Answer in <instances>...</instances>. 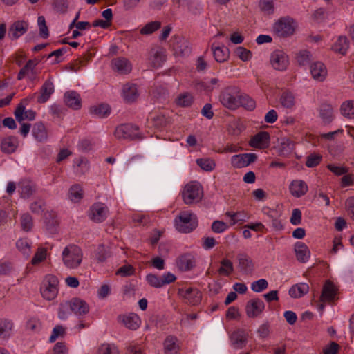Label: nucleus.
<instances>
[{
  "label": "nucleus",
  "instance_id": "nucleus-48",
  "mask_svg": "<svg viewBox=\"0 0 354 354\" xmlns=\"http://www.w3.org/2000/svg\"><path fill=\"white\" fill-rule=\"evenodd\" d=\"M16 246L26 257H28L30 255V244L26 239H19L16 243Z\"/></svg>",
  "mask_w": 354,
  "mask_h": 354
},
{
  "label": "nucleus",
  "instance_id": "nucleus-43",
  "mask_svg": "<svg viewBox=\"0 0 354 354\" xmlns=\"http://www.w3.org/2000/svg\"><path fill=\"white\" fill-rule=\"evenodd\" d=\"M69 198L73 202H78L82 198L83 190L79 185L71 187L68 193Z\"/></svg>",
  "mask_w": 354,
  "mask_h": 354
},
{
  "label": "nucleus",
  "instance_id": "nucleus-35",
  "mask_svg": "<svg viewBox=\"0 0 354 354\" xmlns=\"http://www.w3.org/2000/svg\"><path fill=\"white\" fill-rule=\"evenodd\" d=\"M295 144L289 138H283L277 147L279 156H286L290 154L294 149Z\"/></svg>",
  "mask_w": 354,
  "mask_h": 354
},
{
  "label": "nucleus",
  "instance_id": "nucleus-36",
  "mask_svg": "<svg viewBox=\"0 0 354 354\" xmlns=\"http://www.w3.org/2000/svg\"><path fill=\"white\" fill-rule=\"evenodd\" d=\"M13 323L8 319H0V339H8L11 334Z\"/></svg>",
  "mask_w": 354,
  "mask_h": 354
},
{
  "label": "nucleus",
  "instance_id": "nucleus-61",
  "mask_svg": "<svg viewBox=\"0 0 354 354\" xmlns=\"http://www.w3.org/2000/svg\"><path fill=\"white\" fill-rule=\"evenodd\" d=\"M236 53L239 58L243 62H246L250 59L252 55L250 50L242 46L236 48Z\"/></svg>",
  "mask_w": 354,
  "mask_h": 354
},
{
  "label": "nucleus",
  "instance_id": "nucleus-4",
  "mask_svg": "<svg viewBox=\"0 0 354 354\" xmlns=\"http://www.w3.org/2000/svg\"><path fill=\"white\" fill-rule=\"evenodd\" d=\"M240 96V89L236 86H228L220 94V101L226 108L236 109L238 108V100Z\"/></svg>",
  "mask_w": 354,
  "mask_h": 354
},
{
  "label": "nucleus",
  "instance_id": "nucleus-50",
  "mask_svg": "<svg viewBox=\"0 0 354 354\" xmlns=\"http://www.w3.org/2000/svg\"><path fill=\"white\" fill-rule=\"evenodd\" d=\"M41 328V322L37 318L32 317L29 319L26 324V329L30 332H38Z\"/></svg>",
  "mask_w": 354,
  "mask_h": 354
},
{
  "label": "nucleus",
  "instance_id": "nucleus-29",
  "mask_svg": "<svg viewBox=\"0 0 354 354\" xmlns=\"http://www.w3.org/2000/svg\"><path fill=\"white\" fill-rule=\"evenodd\" d=\"M297 259L301 263H306L310 257V251L307 245L302 242H297L295 246Z\"/></svg>",
  "mask_w": 354,
  "mask_h": 354
},
{
  "label": "nucleus",
  "instance_id": "nucleus-55",
  "mask_svg": "<svg viewBox=\"0 0 354 354\" xmlns=\"http://www.w3.org/2000/svg\"><path fill=\"white\" fill-rule=\"evenodd\" d=\"M21 225L23 230L28 232L33 225L32 218L29 214H24L21 216Z\"/></svg>",
  "mask_w": 354,
  "mask_h": 354
},
{
  "label": "nucleus",
  "instance_id": "nucleus-63",
  "mask_svg": "<svg viewBox=\"0 0 354 354\" xmlns=\"http://www.w3.org/2000/svg\"><path fill=\"white\" fill-rule=\"evenodd\" d=\"M1 149L3 152L10 153L15 151L16 146L10 138H8L2 141Z\"/></svg>",
  "mask_w": 354,
  "mask_h": 354
},
{
  "label": "nucleus",
  "instance_id": "nucleus-3",
  "mask_svg": "<svg viewBox=\"0 0 354 354\" xmlns=\"http://www.w3.org/2000/svg\"><path fill=\"white\" fill-rule=\"evenodd\" d=\"M64 264L69 268L78 267L82 259V250L75 245L66 246L62 252Z\"/></svg>",
  "mask_w": 354,
  "mask_h": 354
},
{
  "label": "nucleus",
  "instance_id": "nucleus-24",
  "mask_svg": "<svg viewBox=\"0 0 354 354\" xmlns=\"http://www.w3.org/2000/svg\"><path fill=\"white\" fill-rule=\"evenodd\" d=\"M310 73L313 77L319 82L324 81L327 75L326 68L321 62H316L310 66Z\"/></svg>",
  "mask_w": 354,
  "mask_h": 354
},
{
  "label": "nucleus",
  "instance_id": "nucleus-11",
  "mask_svg": "<svg viewBox=\"0 0 354 354\" xmlns=\"http://www.w3.org/2000/svg\"><path fill=\"white\" fill-rule=\"evenodd\" d=\"M108 212L109 209L105 204L95 203L91 207L89 217L94 222L101 223L106 219Z\"/></svg>",
  "mask_w": 354,
  "mask_h": 354
},
{
  "label": "nucleus",
  "instance_id": "nucleus-38",
  "mask_svg": "<svg viewBox=\"0 0 354 354\" xmlns=\"http://www.w3.org/2000/svg\"><path fill=\"white\" fill-rule=\"evenodd\" d=\"M214 59L218 62H223L229 57V50L225 47H212Z\"/></svg>",
  "mask_w": 354,
  "mask_h": 354
},
{
  "label": "nucleus",
  "instance_id": "nucleus-5",
  "mask_svg": "<svg viewBox=\"0 0 354 354\" xmlns=\"http://www.w3.org/2000/svg\"><path fill=\"white\" fill-rule=\"evenodd\" d=\"M58 284L59 280L57 277L53 274L46 276L41 288L42 297L49 301L54 299L58 293Z\"/></svg>",
  "mask_w": 354,
  "mask_h": 354
},
{
  "label": "nucleus",
  "instance_id": "nucleus-39",
  "mask_svg": "<svg viewBox=\"0 0 354 354\" xmlns=\"http://www.w3.org/2000/svg\"><path fill=\"white\" fill-rule=\"evenodd\" d=\"M243 106L247 110L252 111L256 106V103L250 97L247 95H241L238 100V107Z\"/></svg>",
  "mask_w": 354,
  "mask_h": 354
},
{
  "label": "nucleus",
  "instance_id": "nucleus-23",
  "mask_svg": "<svg viewBox=\"0 0 354 354\" xmlns=\"http://www.w3.org/2000/svg\"><path fill=\"white\" fill-rule=\"evenodd\" d=\"M195 259L192 254L186 253L180 256L177 261V266L182 271H188L195 266Z\"/></svg>",
  "mask_w": 354,
  "mask_h": 354
},
{
  "label": "nucleus",
  "instance_id": "nucleus-17",
  "mask_svg": "<svg viewBox=\"0 0 354 354\" xmlns=\"http://www.w3.org/2000/svg\"><path fill=\"white\" fill-rule=\"evenodd\" d=\"M270 134L267 131H260L255 134L249 141L252 147L257 149H266L270 144Z\"/></svg>",
  "mask_w": 354,
  "mask_h": 354
},
{
  "label": "nucleus",
  "instance_id": "nucleus-20",
  "mask_svg": "<svg viewBox=\"0 0 354 354\" xmlns=\"http://www.w3.org/2000/svg\"><path fill=\"white\" fill-rule=\"evenodd\" d=\"M55 88L53 82L50 79L47 80L41 86L39 91V95L37 97V102L44 104L46 102L51 95L54 93Z\"/></svg>",
  "mask_w": 354,
  "mask_h": 354
},
{
  "label": "nucleus",
  "instance_id": "nucleus-2",
  "mask_svg": "<svg viewBox=\"0 0 354 354\" xmlns=\"http://www.w3.org/2000/svg\"><path fill=\"white\" fill-rule=\"evenodd\" d=\"M198 225L196 217L192 212L184 211L175 218V227L181 233H189Z\"/></svg>",
  "mask_w": 354,
  "mask_h": 354
},
{
  "label": "nucleus",
  "instance_id": "nucleus-21",
  "mask_svg": "<svg viewBox=\"0 0 354 354\" xmlns=\"http://www.w3.org/2000/svg\"><path fill=\"white\" fill-rule=\"evenodd\" d=\"M64 102L66 106L74 110H78L82 106L80 95L75 91H70L65 93Z\"/></svg>",
  "mask_w": 354,
  "mask_h": 354
},
{
  "label": "nucleus",
  "instance_id": "nucleus-7",
  "mask_svg": "<svg viewBox=\"0 0 354 354\" xmlns=\"http://www.w3.org/2000/svg\"><path fill=\"white\" fill-rule=\"evenodd\" d=\"M270 63L274 70L283 71L289 65L288 55L281 50H275L270 57Z\"/></svg>",
  "mask_w": 354,
  "mask_h": 354
},
{
  "label": "nucleus",
  "instance_id": "nucleus-13",
  "mask_svg": "<svg viewBox=\"0 0 354 354\" xmlns=\"http://www.w3.org/2000/svg\"><path fill=\"white\" fill-rule=\"evenodd\" d=\"M265 309L264 302L259 298L252 299L248 301L245 306L246 315L250 318L258 317Z\"/></svg>",
  "mask_w": 354,
  "mask_h": 354
},
{
  "label": "nucleus",
  "instance_id": "nucleus-54",
  "mask_svg": "<svg viewBox=\"0 0 354 354\" xmlns=\"http://www.w3.org/2000/svg\"><path fill=\"white\" fill-rule=\"evenodd\" d=\"M97 354H120V352L115 346L104 344L98 348Z\"/></svg>",
  "mask_w": 354,
  "mask_h": 354
},
{
  "label": "nucleus",
  "instance_id": "nucleus-45",
  "mask_svg": "<svg viewBox=\"0 0 354 354\" xmlns=\"http://www.w3.org/2000/svg\"><path fill=\"white\" fill-rule=\"evenodd\" d=\"M281 105L287 109H292L295 106V97L290 92H284L280 97Z\"/></svg>",
  "mask_w": 354,
  "mask_h": 354
},
{
  "label": "nucleus",
  "instance_id": "nucleus-14",
  "mask_svg": "<svg viewBox=\"0 0 354 354\" xmlns=\"http://www.w3.org/2000/svg\"><path fill=\"white\" fill-rule=\"evenodd\" d=\"M118 321L122 324L127 328L131 330H137L141 324L140 317L133 313L119 315L118 317Z\"/></svg>",
  "mask_w": 354,
  "mask_h": 354
},
{
  "label": "nucleus",
  "instance_id": "nucleus-6",
  "mask_svg": "<svg viewBox=\"0 0 354 354\" xmlns=\"http://www.w3.org/2000/svg\"><path fill=\"white\" fill-rule=\"evenodd\" d=\"M138 127L131 124H121L116 127L114 134L119 139L140 140L142 136L138 133Z\"/></svg>",
  "mask_w": 354,
  "mask_h": 354
},
{
  "label": "nucleus",
  "instance_id": "nucleus-47",
  "mask_svg": "<svg viewBox=\"0 0 354 354\" xmlns=\"http://www.w3.org/2000/svg\"><path fill=\"white\" fill-rule=\"evenodd\" d=\"M196 163L205 171H211L214 170L216 166L214 160L210 158H198L196 160Z\"/></svg>",
  "mask_w": 354,
  "mask_h": 354
},
{
  "label": "nucleus",
  "instance_id": "nucleus-10",
  "mask_svg": "<svg viewBox=\"0 0 354 354\" xmlns=\"http://www.w3.org/2000/svg\"><path fill=\"white\" fill-rule=\"evenodd\" d=\"M28 26L29 24L27 21H15L8 28V37L12 41L17 39L28 31Z\"/></svg>",
  "mask_w": 354,
  "mask_h": 354
},
{
  "label": "nucleus",
  "instance_id": "nucleus-32",
  "mask_svg": "<svg viewBox=\"0 0 354 354\" xmlns=\"http://www.w3.org/2000/svg\"><path fill=\"white\" fill-rule=\"evenodd\" d=\"M319 115L325 124L330 123L333 120V109L329 104L323 103L319 107Z\"/></svg>",
  "mask_w": 354,
  "mask_h": 354
},
{
  "label": "nucleus",
  "instance_id": "nucleus-19",
  "mask_svg": "<svg viewBox=\"0 0 354 354\" xmlns=\"http://www.w3.org/2000/svg\"><path fill=\"white\" fill-rule=\"evenodd\" d=\"M68 304L71 310L77 315H84L89 311L88 304L80 298L72 299Z\"/></svg>",
  "mask_w": 354,
  "mask_h": 354
},
{
  "label": "nucleus",
  "instance_id": "nucleus-8",
  "mask_svg": "<svg viewBox=\"0 0 354 354\" xmlns=\"http://www.w3.org/2000/svg\"><path fill=\"white\" fill-rule=\"evenodd\" d=\"M178 295L186 301V304L191 306L199 304L202 299V293L197 288H188L187 289L179 288Z\"/></svg>",
  "mask_w": 354,
  "mask_h": 354
},
{
  "label": "nucleus",
  "instance_id": "nucleus-51",
  "mask_svg": "<svg viewBox=\"0 0 354 354\" xmlns=\"http://www.w3.org/2000/svg\"><path fill=\"white\" fill-rule=\"evenodd\" d=\"M38 26L39 29V35L41 37L44 39H47L49 36L48 28L46 24L45 17L44 16H39L38 19Z\"/></svg>",
  "mask_w": 354,
  "mask_h": 354
},
{
  "label": "nucleus",
  "instance_id": "nucleus-27",
  "mask_svg": "<svg viewBox=\"0 0 354 354\" xmlns=\"http://www.w3.org/2000/svg\"><path fill=\"white\" fill-rule=\"evenodd\" d=\"M114 70L120 73H128L131 71V64L129 61L124 57H118L111 62Z\"/></svg>",
  "mask_w": 354,
  "mask_h": 354
},
{
  "label": "nucleus",
  "instance_id": "nucleus-49",
  "mask_svg": "<svg viewBox=\"0 0 354 354\" xmlns=\"http://www.w3.org/2000/svg\"><path fill=\"white\" fill-rule=\"evenodd\" d=\"M341 112L348 118H354V102L348 101L343 103L341 106Z\"/></svg>",
  "mask_w": 354,
  "mask_h": 354
},
{
  "label": "nucleus",
  "instance_id": "nucleus-62",
  "mask_svg": "<svg viewBox=\"0 0 354 354\" xmlns=\"http://www.w3.org/2000/svg\"><path fill=\"white\" fill-rule=\"evenodd\" d=\"M310 53L308 50H301L297 56V61L300 66H305L310 62Z\"/></svg>",
  "mask_w": 354,
  "mask_h": 354
},
{
  "label": "nucleus",
  "instance_id": "nucleus-53",
  "mask_svg": "<svg viewBox=\"0 0 354 354\" xmlns=\"http://www.w3.org/2000/svg\"><path fill=\"white\" fill-rule=\"evenodd\" d=\"M146 281L152 287L160 288L162 287L161 277L154 274H148L146 276Z\"/></svg>",
  "mask_w": 354,
  "mask_h": 354
},
{
  "label": "nucleus",
  "instance_id": "nucleus-52",
  "mask_svg": "<svg viewBox=\"0 0 354 354\" xmlns=\"http://www.w3.org/2000/svg\"><path fill=\"white\" fill-rule=\"evenodd\" d=\"M183 5L193 15H197L201 12L199 3L194 0H183Z\"/></svg>",
  "mask_w": 354,
  "mask_h": 354
},
{
  "label": "nucleus",
  "instance_id": "nucleus-26",
  "mask_svg": "<svg viewBox=\"0 0 354 354\" xmlns=\"http://www.w3.org/2000/svg\"><path fill=\"white\" fill-rule=\"evenodd\" d=\"M291 194L297 198H300L308 192V185L303 180H293L290 185Z\"/></svg>",
  "mask_w": 354,
  "mask_h": 354
},
{
  "label": "nucleus",
  "instance_id": "nucleus-22",
  "mask_svg": "<svg viewBox=\"0 0 354 354\" xmlns=\"http://www.w3.org/2000/svg\"><path fill=\"white\" fill-rule=\"evenodd\" d=\"M239 268L241 272L245 274H251L254 270V264L252 259L245 253H240L237 255Z\"/></svg>",
  "mask_w": 354,
  "mask_h": 354
},
{
  "label": "nucleus",
  "instance_id": "nucleus-58",
  "mask_svg": "<svg viewBox=\"0 0 354 354\" xmlns=\"http://www.w3.org/2000/svg\"><path fill=\"white\" fill-rule=\"evenodd\" d=\"M268 286V281L264 279H259L251 284V289L256 292H261Z\"/></svg>",
  "mask_w": 354,
  "mask_h": 354
},
{
  "label": "nucleus",
  "instance_id": "nucleus-42",
  "mask_svg": "<svg viewBox=\"0 0 354 354\" xmlns=\"http://www.w3.org/2000/svg\"><path fill=\"white\" fill-rule=\"evenodd\" d=\"M176 103L180 107H189L193 103V96L189 93H181L176 99Z\"/></svg>",
  "mask_w": 354,
  "mask_h": 354
},
{
  "label": "nucleus",
  "instance_id": "nucleus-46",
  "mask_svg": "<svg viewBox=\"0 0 354 354\" xmlns=\"http://www.w3.org/2000/svg\"><path fill=\"white\" fill-rule=\"evenodd\" d=\"M174 48L177 53L183 55H188L191 52L187 41L184 39H179V41L174 44Z\"/></svg>",
  "mask_w": 354,
  "mask_h": 354
},
{
  "label": "nucleus",
  "instance_id": "nucleus-56",
  "mask_svg": "<svg viewBox=\"0 0 354 354\" xmlns=\"http://www.w3.org/2000/svg\"><path fill=\"white\" fill-rule=\"evenodd\" d=\"M322 156L319 154L311 153L306 158V165L312 168L317 166L322 161Z\"/></svg>",
  "mask_w": 354,
  "mask_h": 354
},
{
  "label": "nucleus",
  "instance_id": "nucleus-28",
  "mask_svg": "<svg viewBox=\"0 0 354 354\" xmlns=\"http://www.w3.org/2000/svg\"><path fill=\"white\" fill-rule=\"evenodd\" d=\"M124 101L128 103L134 102L138 97V89L134 84H126L122 89Z\"/></svg>",
  "mask_w": 354,
  "mask_h": 354
},
{
  "label": "nucleus",
  "instance_id": "nucleus-12",
  "mask_svg": "<svg viewBox=\"0 0 354 354\" xmlns=\"http://www.w3.org/2000/svg\"><path fill=\"white\" fill-rule=\"evenodd\" d=\"M338 292V288L333 282L326 280L322 287V293L319 297V301L331 302L335 299Z\"/></svg>",
  "mask_w": 354,
  "mask_h": 354
},
{
  "label": "nucleus",
  "instance_id": "nucleus-40",
  "mask_svg": "<svg viewBox=\"0 0 354 354\" xmlns=\"http://www.w3.org/2000/svg\"><path fill=\"white\" fill-rule=\"evenodd\" d=\"M151 117L152 124L156 128H163L169 122V118L164 113H160L156 115H152V114H151Z\"/></svg>",
  "mask_w": 354,
  "mask_h": 354
},
{
  "label": "nucleus",
  "instance_id": "nucleus-44",
  "mask_svg": "<svg viewBox=\"0 0 354 354\" xmlns=\"http://www.w3.org/2000/svg\"><path fill=\"white\" fill-rule=\"evenodd\" d=\"M161 27V22L159 21H151L145 24L140 29V34L142 35H150L158 30Z\"/></svg>",
  "mask_w": 354,
  "mask_h": 354
},
{
  "label": "nucleus",
  "instance_id": "nucleus-18",
  "mask_svg": "<svg viewBox=\"0 0 354 354\" xmlns=\"http://www.w3.org/2000/svg\"><path fill=\"white\" fill-rule=\"evenodd\" d=\"M165 50L160 47L151 48L149 53V60L153 68H159L165 61Z\"/></svg>",
  "mask_w": 354,
  "mask_h": 354
},
{
  "label": "nucleus",
  "instance_id": "nucleus-37",
  "mask_svg": "<svg viewBox=\"0 0 354 354\" xmlns=\"http://www.w3.org/2000/svg\"><path fill=\"white\" fill-rule=\"evenodd\" d=\"M234 272L232 262L228 259H223L221 261V267L218 270L220 275L229 277Z\"/></svg>",
  "mask_w": 354,
  "mask_h": 354
},
{
  "label": "nucleus",
  "instance_id": "nucleus-15",
  "mask_svg": "<svg viewBox=\"0 0 354 354\" xmlns=\"http://www.w3.org/2000/svg\"><path fill=\"white\" fill-rule=\"evenodd\" d=\"M257 156L255 153H241L234 155L231 158L232 165L236 168H243L255 162Z\"/></svg>",
  "mask_w": 354,
  "mask_h": 354
},
{
  "label": "nucleus",
  "instance_id": "nucleus-31",
  "mask_svg": "<svg viewBox=\"0 0 354 354\" xmlns=\"http://www.w3.org/2000/svg\"><path fill=\"white\" fill-rule=\"evenodd\" d=\"M308 291L309 286L307 283H299L289 289V295L292 298H299L307 294Z\"/></svg>",
  "mask_w": 354,
  "mask_h": 354
},
{
  "label": "nucleus",
  "instance_id": "nucleus-59",
  "mask_svg": "<svg viewBox=\"0 0 354 354\" xmlns=\"http://www.w3.org/2000/svg\"><path fill=\"white\" fill-rule=\"evenodd\" d=\"M135 272V268L130 264L121 266L117 271L116 274L122 277L131 276Z\"/></svg>",
  "mask_w": 354,
  "mask_h": 354
},
{
  "label": "nucleus",
  "instance_id": "nucleus-1",
  "mask_svg": "<svg viewBox=\"0 0 354 354\" xmlns=\"http://www.w3.org/2000/svg\"><path fill=\"white\" fill-rule=\"evenodd\" d=\"M297 26L293 18L289 16L281 17L274 24L273 32L280 38H286L294 35Z\"/></svg>",
  "mask_w": 354,
  "mask_h": 354
},
{
  "label": "nucleus",
  "instance_id": "nucleus-60",
  "mask_svg": "<svg viewBox=\"0 0 354 354\" xmlns=\"http://www.w3.org/2000/svg\"><path fill=\"white\" fill-rule=\"evenodd\" d=\"M65 335V328H64L62 326L57 325L53 328L49 341L50 342L53 343L57 339V338H58L59 337H64Z\"/></svg>",
  "mask_w": 354,
  "mask_h": 354
},
{
  "label": "nucleus",
  "instance_id": "nucleus-25",
  "mask_svg": "<svg viewBox=\"0 0 354 354\" xmlns=\"http://www.w3.org/2000/svg\"><path fill=\"white\" fill-rule=\"evenodd\" d=\"M19 192L21 196L27 198L31 196L36 191L35 185L29 180H22L19 183Z\"/></svg>",
  "mask_w": 354,
  "mask_h": 354
},
{
  "label": "nucleus",
  "instance_id": "nucleus-16",
  "mask_svg": "<svg viewBox=\"0 0 354 354\" xmlns=\"http://www.w3.org/2000/svg\"><path fill=\"white\" fill-rule=\"evenodd\" d=\"M248 333L243 329L234 331L230 336L232 345L236 349H241L248 343Z\"/></svg>",
  "mask_w": 354,
  "mask_h": 354
},
{
  "label": "nucleus",
  "instance_id": "nucleus-30",
  "mask_svg": "<svg viewBox=\"0 0 354 354\" xmlns=\"http://www.w3.org/2000/svg\"><path fill=\"white\" fill-rule=\"evenodd\" d=\"M349 48V40L346 36H339L337 41L332 46V50L335 53L345 55Z\"/></svg>",
  "mask_w": 354,
  "mask_h": 354
},
{
  "label": "nucleus",
  "instance_id": "nucleus-33",
  "mask_svg": "<svg viewBox=\"0 0 354 354\" xmlns=\"http://www.w3.org/2000/svg\"><path fill=\"white\" fill-rule=\"evenodd\" d=\"M34 138L39 142H44L47 140L48 133L44 124L41 122H36L32 128Z\"/></svg>",
  "mask_w": 354,
  "mask_h": 354
},
{
  "label": "nucleus",
  "instance_id": "nucleus-41",
  "mask_svg": "<svg viewBox=\"0 0 354 354\" xmlns=\"http://www.w3.org/2000/svg\"><path fill=\"white\" fill-rule=\"evenodd\" d=\"M91 113H93L100 118H104L109 115L111 108L106 104H101L98 106H91L90 109Z\"/></svg>",
  "mask_w": 354,
  "mask_h": 354
},
{
  "label": "nucleus",
  "instance_id": "nucleus-34",
  "mask_svg": "<svg viewBox=\"0 0 354 354\" xmlns=\"http://www.w3.org/2000/svg\"><path fill=\"white\" fill-rule=\"evenodd\" d=\"M177 342L178 339L175 336L169 335L166 337L164 342L165 354H177L178 351Z\"/></svg>",
  "mask_w": 354,
  "mask_h": 354
},
{
  "label": "nucleus",
  "instance_id": "nucleus-9",
  "mask_svg": "<svg viewBox=\"0 0 354 354\" xmlns=\"http://www.w3.org/2000/svg\"><path fill=\"white\" fill-rule=\"evenodd\" d=\"M202 198V190L198 184H187L183 192V199L186 204H192Z\"/></svg>",
  "mask_w": 354,
  "mask_h": 354
},
{
  "label": "nucleus",
  "instance_id": "nucleus-64",
  "mask_svg": "<svg viewBox=\"0 0 354 354\" xmlns=\"http://www.w3.org/2000/svg\"><path fill=\"white\" fill-rule=\"evenodd\" d=\"M211 228L215 233H222L227 229V225L223 221H215L212 223Z\"/></svg>",
  "mask_w": 354,
  "mask_h": 354
},
{
  "label": "nucleus",
  "instance_id": "nucleus-57",
  "mask_svg": "<svg viewBox=\"0 0 354 354\" xmlns=\"http://www.w3.org/2000/svg\"><path fill=\"white\" fill-rule=\"evenodd\" d=\"M47 250L46 248H41L37 250L34 257L31 260V263L33 266L37 265L38 263L43 261L46 257Z\"/></svg>",
  "mask_w": 354,
  "mask_h": 354
}]
</instances>
